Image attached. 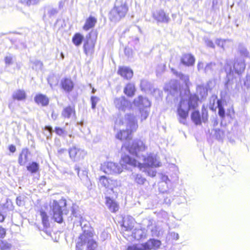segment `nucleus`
I'll return each mask as SVG.
<instances>
[{"mask_svg":"<svg viewBox=\"0 0 250 250\" xmlns=\"http://www.w3.org/2000/svg\"><path fill=\"white\" fill-rule=\"evenodd\" d=\"M169 94L178 101V97H180V101L177 107V114L179 121L185 125L186 120L190 109H195L198 104L199 98L196 94H192L189 91H185V96L179 92V84L176 81H171L169 83Z\"/></svg>","mask_w":250,"mask_h":250,"instance_id":"obj_1","label":"nucleus"},{"mask_svg":"<svg viewBox=\"0 0 250 250\" xmlns=\"http://www.w3.org/2000/svg\"><path fill=\"white\" fill-rule=\"evenodd\" d=\"M124 147L130 154L138 159L139 160H137L134 158L139 163L135 167H141L142 165L149 167H159L161 166V163L156 155L150 154L147 157H146L143 154V152L146 149V146L142 141L135 140L131 145H126L125 143L122 146V148Z\"/></svg>","mask_w":250,"mask_h":250,"instance_id":"obj_2","label":"nucleus"},{"mask_svg":"<svg viewBox=\"0 0 250 250\" xmlns=\"http://www.w3.org/2000/svg\"><path fill=\"white\" fill-rule=\"evenodd\" d=\"M80 223L83 233L79 237L76 246V250H82L84 247H86V250H96L98 245L92 238V229L90 227L89 223L84 221L82 217L80 216Z\"/></svg>","mask_w":250,"mask_h":250,"instance_id":"obj_3","label":"nucleus"},{"mask_svg":"<svg viewBox=\"0 0 250 250\" xmlns=\"http://www.w3.org/2000/svg\"><path fill=\"white\" fill-rule=\"evenodd\" d=\"M138 164L134 158L125 154L122 156L120 164L111 162L104 163L101 165V170L108 174H119L122 172L123 168H128L127 165L135 167Z\"/></svg>","mask_w":250,"mask_h":250,"instance_id":"obj_4","label":"nucleus"},{"mask_svg":"<svg viewBox=\"0 0 250 250\" xmlns=\"http://www.w3.org/2000/svg\"><path fill=\"white\" fill-rule=\"evenodd\" d=\"M120 124L125 125L126 129H122L116 135V138L120 140H128L131 139V134L136 131L138 127L137 120L133 114H127L125 118L120 121Z\"/></svg>","mask_w":250,"mask_h":250,"instance_id":"obj_5","label":"nucleus"},{"mask_svg":"<svg viewBox=\"0 0 250 250\" xmlns=\"http://www.w3.org/2000/svg\"><path fill=\"white\" fill-rule=\"evenodd\" d=\"M128 11V6L125 0H116L109 13V19L112 22H118L126 16Z\"/></svg>","mask_w":250,"mask_h":250,"instance_id":"obj_6","label":"nucleus"},{"mask_svg":"<svg viewBox=\"0 0 250 250\" xmlns=\"http://www.w3.org/2000/svg\"><path fill=\"white\" fill-rule=\"evenodd\" d=\"M50 207L54 221L60 224L62 223L63 215H66L68 212L66 209V200L63 198L59 201L53 200L50 202Z\"/></svg>","mask_w":250,"mask_h":250,"instance_id":"obj_7","label":"nucleus"},{"mask_svg":"<svg viewBox=\"0 0 250 250\" xmlns=\"http://www.w3.org/2000/svg\"><path fill=\"white\" fill-rule=\"evenodd\" d=\"M225 71L226 73V78L225 80V92H229L232 88V77L233 71L232 69L231 63L227 62L224 66Z\"/></svg>","mask_w":250,"mask_h":250,"instance_id":"obj_8","label":"nucleus"},{"mask_svg":"<svg viewBox=\"0 0 250 250\" xmlns=\"http://www.w3.org/2000/svg\"><path fill=\"white\" fill-rule=\"evenodd\" d=\"M222 66V63L218 61L208 63L205 65L204 73L208 75L214 76L220 71Z\"/></svg>","mask_w":250,"mask_h":250,"instance_id":"obj_9","label":"nucleus"},{"mask_svg":"<svg viewBox=\"0 0 250 250\" xmlns=\"http://www.w3.org/2000/svg\"><path fill=\"white\" fill-rule=\"evenodd\" d=\"M70 158L73 161H78L84 158L86 152L80 148L73 146L68 149Z\"/></svg>","mask_w":250,"mask_h":250,"instance_id":"obj_10","label":"nucleus"},{"mask_svg":"<svg viewBox=\"0 0 250 250\" xmlns=\"http://www.w3.org/2000/svg\"><path fill=\"white\" fill-rule=\"evenodd\" d=\"M114 104L117 109L123 112L129 108L131 106L130 102L124 96L114 98Z\"/></svg>","mask_w":250,"mask_h":250,"instance_id":"obj_11","label":"nucleus"},{"mask_svg":"<svg viewBox=\"0 0 250 250\" xmlns=\"http://www.w3.org/2000/svg\"><path fill=\"white\" fill-rule=\"evenodd\" d=\"M227 62L231 63L233 74L234 72L235 73L239 75L241 74L245 69L246 65L245 61L243 58H240L236 59L234 63L230 61H227L226 63Z\"/></svg>","mask_w":250,"mask_h":250,"instance_id":"obj_12","label":"nucleus"},{"mask_svg":"<svg viewBox=\"0 0 250 250\" xmlns=\"http://www.w3.org/2000/svg\"><path fill=\"white\" fill-rule=\"evenodd\" d=\"M134 104L140 109L143 107H148L150 106L151 103L149 100L146 97L139 96L134 100Z\"/></svg>","mask_w":250,"mask_h":250,"instance_id":"obj_13","label":"nucleus"},{"mask_svg":"<svg viewBox=\"0 0 250 250\" xmlns=\"http://www.w3.org/2000/svg\"><path fill=\"white\" fill-rule=\"evenodd\" d=\"M153 15L154 18L158 22L167 23L169 20L168 16L161 9L156 10Z\"/></svg>","mask_w":250,"mask_h":250,"instance_id":"obj_14","label":"nucleus"},{"mask_svg":"<svg viewBox=\"0 0 250 250\" xmlns=\"http://www.w3.org/2000/svg\"><path fill=\"white\" fill-rule=\"evenodd\" d=\"M195 58L191 54H184L181 58V62L184 65L189 66L195 63Z\"/></svg>","mask_w":250,"mask_h":250,"instance_id":"obj_15","label":"nucleus"},{"mask_svg":"<svg viewBox=\"0 0 250 250\" xmlns=\"http://www.w3.org/2000/svg\"><path fill=\"white\" fill-rule=\"evenodd\" d=\"M118 73L124 79L127 80L131 79L133 74L132 70L126 66L120 67Z\"/></svg>","mask_w":250,"mask_h":250,"instance_id":"obj_16","label":"nucleus"},{"mask_svg":"<svg viewBox=\"0 0 250 250\" xmlns=\"http://www.w3.org/2000/svg\"><path fill=\"white\" fill-rule=\"evenodd\" d=\"M105 205L112 212H116L119 209V205L114 200L109 197H105Z\"/></svg>","mask_w":250,"mask_h":250,"instance_id":"obj_17","label":"nucleus"},{"mask_svg":"<svg viewBox=\"0 0 250 250\" xmlns=\"http://www.w3.org/2000/svg\"><path fill=\"white\" fill-rule=\"evenodd\" d=\"M61 84L63 89L67 92H71L74 87V83L69 78H64L61 80Z\"/></svg>","mask_w":250,"mask_h":250,"instance_id":"obj_18","label":"nucleus"},{"mask_svg":"<svg viewBox=\"0 0 250 250\" xmlns=\"http://www.w3.org/2000/svg\"><path fill=\"white\" fill-rule=\"evenodd\" d=\"M30 152L27 148L22 149L18 159V163L21 166H24L28 162Z\"/></svg>","mask_w":250,"mask_h":250,"instance_id":"obj_19","label":"nucleus"},{"mask_svg":"<svg viewBox=\"0 0 250 250\" xmlns=\"http://www.w3.org/2000/svg\"><path fill=\"white\" fill-rule=\"evenodd\" d=\"M161 244L160 241L158 240L150 239L144 244L143 247L145 249L151 250L159 247Z\"/></svg>","mask_w":250,"mask_h":250,"instance_id":"obj_20","label":"nucleus"},{"mask_svg":"<svg viewBox=\"0 0 250 250\" xmlns=\"http://www.w3.org/2000/svg\"><path fill=\"white\" fill-rule=\"evenodd\" d=\"M97 22V19L92 16H90L85 21V22L83 26V29L85 31H88L91 28H93Z\"/></svg>","mask_w":250,"mask_h":250,"instance_id":"obj_21","label":"nucleus"},{"mask_svg":"<svg viewBox=\"0 0 250 250\" xmlns=\"http://www.w3.org/2000/svg\"><path fill=\"white\" fill-rule=\"evenodd\" d=\"M130 177L138 185H143L146 181V179L141 174L132 173Z\"/></svg>","mask_w":250,"mask_h":250,"instance_id":"obj_22","label":"nucleus"},{"mask_svg":"<svg viewBox=\"0 0 250 250\" xmlns=\"http://www.w3.org/2000/svg\"><path fill=\"white\" fill-rule=\"evenodd\" d=\"M26 94L23 89H18L12 94V98L14 100L22 101L26 99Z\"/></svg>","mask_w":250,"mask_h":250,"instance_id":"obj_23","label":"nucleus"},{"mask_svg":"<svg viewBox=\"0 0 250 250\" xmlns=\"http://www.w3.org/2000/svg\"><path fill=\"white\" fill-rule=\"evenodd\" d=\"M35 101L38 104H41L42 106H46L49 104L48 98L44 95L39 94L34 98Z\"/></svg>","mask_w":250,"mask_h":250,"instance_id":"obj_24","label":"nucleus"},{"mask_svg":"<svg viewBox=\"0 0 250 250\" xmlns=\"http://www.w3.org/2000/svg\"><path fill=\"white\" fill-rule=\"evenodd\" d=\"M14 207L12 202L9 199H6V201L4 204H0V212H7L8 210H13Z\"/></svg>","mask_w":250,"mask_h":250,"instance_id":"obj_25","label":"nucleus"},{"mask_svg":"<svg viewBox=\"0 0 250 250\" xmlns=\"http://www.w3.org/2000/svg\"><path fill=\"white\" fill-rule=\"evenodd\" d=\"M124 92L127 96L132 97L134 95L135 87L133 83L127 84L124 88Z\"/></svg>","mask_w":250,"mask_h":250,"instance_id":"obj_26","label":"nucleus"},{"mask_svg":"<svg viewBox=\"0 0 250 250\" xmlns=\"http://www.w3.org/2000/svg\"><path fill=\"white\" fill-rule=\"evenodd\" d=\"M83 41H84V37L80 33H75L72 39V42L76 46H79Z\"/></svg>","mask_w":250,"mask_h":250,"instance_id":"obj_27","label":"nucleus"},{"mask_svg":"<svg viewBox=\"0 0 250 250\" xmlns=\"http://www.w3.org/2000/svg\"><path fill=\"white\" fill-rule=\"evenodd\" d=\"M133 218L128 216L123 218V226L125 228V230H131L133 227Z\"/></svg>","mask_w":250,"mask_h":250,"instance_id":"obj_28","label":"nucleus"},{"mask_svg":"<svg viewBox=\"0 0 250 250\" xmlns=\"http://www.w3.org/2000/svg\"><path fill=\"white\" fill-rule=\"evenodd\" d=\"M40 215L42 218V224L44 228L47 229L50 226L49 217L46 212L43 210L40 211Z\"/></svg>","mask_w":250,"mask_h":250,"instance_id":"obj_29","label":"nucleus"},{"mask_svg":"<svg viewBox=\"0 0 250 250\" xmlns=\"http://www.w3.org/2000/svg\"><path fill=\"white\" fill-rule=\"evenodd\" d=\"M141 90L145 92L151 91L152 85L147 80H142L140 83Z\"/></svg>","mask_w":250,"mask_h":250,"instance_id":"obj_30","label":"nucleus"},{"mask_svg":"<svg viewBox=\"0 0 250 250\" xmlns=\"http://www.w3.org/2000/svg\"><path fill=\"white\" fill-rule=\"evenodd\" d=\"M191 119L192 122L196 125H199L201 124V116L199 111H193L191 115Z\"/></svg>","mask_w":250,"mask_h":250,"instance_id":"obj_31","label":"nucleus"},{"mask_svg":"<svg viewBox=\"0 0 250 250\" xmlns=\"http://www.w3.org/2000/svg\"><path fill=\"white\" fill-rule=\"evenodd\" d=\"M75 112L74 108L70 106L65 107L62 112V115L65 118H70L73 113Z\"/></svg>","mask_w":250,"mask_h":250,"instance_id":"obj_32","label":"nucleus"},{"mask_svg":"<svg viewBox=\"0 0 250 250\" xmlns=\"http://www.w3.org/2000/svg\"><path fill=\"white\" fill-rule=\"evenodd\" d=\"M26 168L31 173H35L39 169V165L36 162H33L26 167Z\"/></svg>","mask_w":250,"mask_h":250,"instance_id":"obj_33","label":"nucleus"},{"mask_svg":"<svg viewBox=\"0 0 250 250\" xmlns=\"http://www.w3.org/2000/svg\"><path fill=\"white\" fill-rule=\"evenodd\" d=\"M217 107L218 108V114L222 118L225 116V111L223 107L222 101L221 100H217Z\"/></svg>","mask_w":250,"mask_h":250,"instance_id":"obj_34","label":"nucleus"},{"mask_svg":"<svg viewBox=\"0 0 250 250\" xmlns=\"http://www.w3.org/2000/svg\"><path fill=\"white\" fill-rule=\"evenodd\" d=\"M83 47L84 53L87 55L88 53H92L93 51L94 45L89 44L88 40L87 39L84 42Z\"/></svg>","mask_w":250,"mask_h":250,"instance_id":"obj_35","label":"nucleus"},{"mask_svg":"<svg viewBox=\"0 0 250 250\" xmlns=\"http://www.w3.org/2000/svg\"><path fill=\"white\" fill-rule=\"evenodd\" d=\"M238 52L240 55L245 58L249 57V52L247 49L242 44H240L238 46Z\"/></svg>","mask_w":250,"mask_h":250,"instance_id":"obj_36","label":"nucleus"},{"mask_svg":"<svg viewBox=\"0 0 250 250\" xmlns=\"http://www.w3.org/2000/svg\"><path fill=\"white\" fill-rule=\"evenodd\" d=\"M173 73L177 77L183 81L186 85L188 84L189 82V77L188 75H185L181 72H178L177 71H173Z\"/></svg>","mask_w":250,"mask_h":250,"instance_id":"obj_37","label":"nucleus"},{"mask_svg":"<svg viewBox=\"0 0 250 250\" xmlns=\"http://www.w3.org/2000/svg\"><path fill=\"white\" fill-rule=\"evenodd\" d=\"M197 92L202 98L205 97L208 95V91L203 85H200L197 86Z\"/></svg>","mask_w":250,"mask_h":250,"instance_id":"obj_38","label":"nucleus"},{"mask_svg":"<svg viewBox=\"0 0 250 250\" xmlns=\"http://www.w3.org/2000/svg\"><path fill=\"white\" fill-rule=\"evenodd\" d=\"M4 61L6 67L12 65L14 62L13 55L10 54L6 55L4 58Z\"/></svg>","mask_w":250,"mask_h":250,"instance_id":"obj_39","label":"nucleus"},{"mask_svg":"<svg viewBox=\"0 0 250 250\" xmlns=\"http://www.w3.org/2000/svg\"><path fill=\"white\" fill-rule=\"evenodd\" d=\"M109 181L110 179H108L105 176H102L99 178V182L101 185L105 188L109 187Z\"/></svg>","mask_w":250,"mask_h":250,"instance_id":"obj_40","label":"nucleus"},{"mask_svg":"<svg viewBox=\"0 0 250 250\" xmlns=\"http://www.w3.org/2000/svg\"><path fill=\"white\" fill-rule=\"evenodd\" d=\"M31 62L34 64L32 67L33 69L36 70L42 69L43 63L41 61L38 60H35L34 61H31Z\"/></svg>","mask_w":250,"mask_h":250,"instance_id":"obj_41","label":"nucleus"},{"mask_svg":"<svg viewBox=\"0 0 250 250\" xmlns=\"http://www.w3.org/2000/svg\"><path fill=\"white\" fill-rule=\"evenodd\" d=\"M132 236L135 239L139 240L143 238V232L141 229H135L132 232Z\"/></svg>","mask_w":250,"mask_h":250,"instance_id":"obj_42","label":"nucleus"},{"mask_svg":"<svg viewBox=\"0 0 250 250\" xmlns=\"http://www.w3.org/2000/svg\"><path fill=\"white\" fill-rule=\"evenodd\" d=\"M40 0H20L21 2L26 6L37 4Z\"/></svg>","mask_w":250,"mask_h":250,"instance_id":"obj_43","label":"nucleus"},{"mask_svg":"<svg viewBox=\"0 0 250 250\" xmlns=\"http://www.w3.org/2000/svg\"><path fill=\"white\" fill-rule=\"evenodd\" d=\"M230 40H222L221 39H217L215 41L216 44L219 47H222L224 49L225 46V44L227 42H230Z\"/></svg>","mask_w":250,"mask_h":250,"instance_id":"obj_44","label":"nucleus"},{"mask_svg":"<svg viewBox=\"0 0 250 250\" xmlns=\"http://www.w3.org/2000/svg\"><path fill=\"white\" fill-rule=\"evenodd\" d=\"M11 245L4 240H0V249L2 250L10 249Z\"/></svg>","mask_w":250,"mask_h":250,"instance_id":"obj_45","label":"nucleus"},{"mask_svg":"<svg viewBox=\"0 0 250 250\" xmlns=\"http://www.w3.org/2000/svg\"><path fill=\"white\" fill-rule=\"evenodd\" d=\"M74 169H75V170L76 171V172L77 173V174H78V176L81 179L82 178H87V176L86 175L87 174V172L86 171H83V175H80V167L79 166L76 165L74 167Z\"/></svg>","mask_w":250,"mask_h":250,"instance_id":"obj_46","label":"nucleus"},{"mask_svg":"<svg viewBox=\"0 0 250 250\" xmlns=\"http://www.w3.org/2000/svg\"><path fill=\"white\" fill-rule=\"evenodd\" d=\"M91 108L94 109L96 108L97 103L100 101V98L97 96H92L90 98Z\"/></svg>","mask_w":250,"mask_h":250,"instance_id":"obj_47","label":"nucleus"},{"mask_svg":"<svg viewBox=\"0 0 250 250\" xmlns=\"http://www.w3.org/2000/svg\"><path fill=\"white\" fill-rule=\"evenodd\" d=\"M58 13V10L57 8L50 7L47 10V14L50 18L55 16Z\"/></svg>","mask_w":250,"mask_h":250,"instance_id":"obj_48","label":"nucleus"},{"mask_svg":"<svg viewBox=\"0 0 250 250\" xmlns=\"http://www.w3.org/2000/svg\"><path fill=\"white\" fill-rule=\"evenodd\" d=\"M24 197L19 196L16 198V204L18 206H23L24 205Z\"/></svg>","mask_w":250,"mask_h":250,"instance_id":"obj_49","label":"nucleus"},{"mask_svg":"<svg viewBox=\"0 0 250 250\" xmlns=\"http://www.w3.org/2000/svg\"><path fill=\"white\" fill-rule=\"evenodd\" d=\"M205 42L207 46L212 48H215V45L213 42L208 38L205 39Z\"/></svg>","mask_w":250,"mask_h":250,"instance_id":"obj_50","label":"nucleus"},{"mask_svg":"<svg viewBox=\"0 0 250 250\" xmlns=\"http://www.w3.org/2000/svg\"><path fill=\"white\" fill-rule=\"evenodd\" d=\"M55 131L59 136H62L64 133V130L60 127H56Z\"/></svg>","mask_w":250,"mask_h":250,"instance_id":"obj_51","label":"nucleus"},{"mask_svg":"<svg viewBox=\"0 0 250 250\" xmlns=\"http://www.w3.org/2000/svg\"><path fill=\"white\" fill-rule=\"evenodd\" d=\"M205 65L202 62H199L197 64V69L198 71L203 70L204 72Z\"/></svg>","mask_w":250,"mask_h":250,"instance_id":"obj_52","label":"nucleus"},{"mask_svg":"<svg viewBox=\"0 0 250 250\" xmlns=\"http://www.w3.org/2000/svg\"><path fill=\"white\" fill-rule=\"evenodd\" d=\"M141 112L142 120H146L148 116V113L146 110H143Z\"/></svg>","mask_w":250,"mask_h":250,"instance_id":"obj_53","label":"nucleus"},{"mask_svg":"<svg viewBox=\"0 0 250 250\" xmlns=\"http://www.w3.org/2000/svg\"><path fill=\"white\" fill-rule=\"evenodd\" d=\"M6 234V230L5 229L0 226V238H4Z\"/></svg>","mask_w":250,"mask_h":250,"instance_id":"obj_54","label":"nucleus"},{"mask_svg":"<svg viewBox=\"0 0 250 250\" xmlns=\"http://www.w3.org/2000/svg\"><path fill=\"white\" fill-rule=\"evenodd\" d=\"M101 239L103 240H105L108 238V234L107 232L104 231L101 233Z\"/></svg>","mask_w":250,"mask_h":250,"instance_id":"obj_55","label":"nucleus"},{"mask_svg":"<svg viewBox=\"0 0 250 250\" xmlns=\"http://www.w3.org/2000/svg\"><path fill=\"white\" fill-rule=\"evenodd\" d=\"M6 214V212H0V222L4 221Z\"/></svg>","mask_w":250,"mask_h":250,"instance_id":"obj_56","label":"nucleus"},{"mask_svg":"<svg viewBox=\"0 0 250 250\" xmlns=\"http://www.w3.org/2000/svg\"><path fill=\"white\" fill-rule=\"evenodd\" d=\"M9 150L12 153H14L16 150V146L13 145H11L9 146Z\"/></svg>","mask_w":250,"mask_h":250,"instance_id":"obj_57","label":"nucleus"},{"mask_svg":"<svg viewBox=\"0 0 250 250\" xmlns=\"http://www.w3.org/2000/svg\"><path fill=\"white\" fill-rule=\"evenodd\" d=\"M45 129L48 131L50 133V135H51L52 132L53 131V128L51 126H46L45 127Z\"/></svg>","mask_w":250,"mask_h":250,"instance_id":"obj_58","label":"nucleus"},{"mask_svg":"<svg viewBox=\"0 0 250 250\" xmlns=\"http://www.w3.org/2000/svg\"><path fill=\"white\" fill-rule=\"evenodd\" d=\"M127 250H139V249L135 246H130L128 247Z\"/></svg>","mask_w":250,"mask_h":250,"instance_id":"obj_59","label":"nucleus"},{"mask_svg":"<svg viewBox=\"0 0 250 250\" xmlns=\"http://www.w3.org/2000/svg\"><path fill=\"white\" fill-rule=\"evenodd\" d=\"M202 120H203V122H205L206 121V120H207V113L206 114H205L204 113H203Z\"/></svg>","mask_w":250,"mask_h":250,"instance_id":"obj_60","label":"nucleus"},{"mask_svg":"<svg viewBox=\"0 0 250 250\" xmlns=\"http://www.w3.org/2000/svg\"><path fill=\"white\" fill-rule=\"evenodd\" d=\"M162 180L165 181L166 183H167V181H169V179L167 176L164 175L162 177Z\"/></svg>","mask_w":250,"mask_h":250,"instance_id":"obj_61","label":"nucleus"},{"mask_svg":"<svg viewBox=\"0 0 250 250\" xmlns=\"http://www.w3.org/2000/svg\"><path fill=\"white\" fill-rule=\"evenodd\" d=\"M67 150L65 148H60V149L58 150V152L60 154H62L64 153Z\"/></svg>","mask_w":250,"mask_h":250,"instance_id":"obj_62","label":"nucleus"},{"mask_svg":"<svg viewBox=\"0 0 250 250\" xmlns=\"http://www.w3.org/2000/svg\"><path fill=\"white\" fill-rule=\"evenodd\" d=\"M174 237L176 238V239H179V235L178 233H174Z\"/></svg>","mask_w":250,"mask_h":250,"instance_id":"obj_63","label":"nucleus"},{"mask_svg":"<svg viewBox=\"0 0 250 250\" xmlns=\"http://www.w3.org/2000/svg\"><path fill=\"white\" fill-rule=\"evenodd\" d=\"M72 214H73V215L74 216H75V217H78V216H77V214H76V212H75L74 210H72Z\"/></svg>","mask_w":250,"mask_h":250,"instance_id":"obj_64","label":"nucleus"}]
</instances>
